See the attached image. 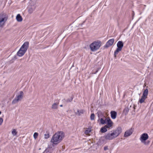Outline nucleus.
<instances>
[{
  "label": "nucleus",
  "instance_id": "1",
  "mask_svg": "<svg viewBox=\"0 0 153 153\" xmlns=\"http://www.w3.org/2000/svg\"><path fill=\"white\" fill-rule=\"evenodd\" d=\"M121 127H118L116 129L108 133L105 136L106 140H111L118 137L122 132Z\"/></svg>",
  "mask_w": 153,
  "mask_h": 153
},
{
  "label": "nucleus",
  "instance_id": "11",
  "mask_svg": "<svg viewBox=\"0 0 153 153\" xmlns=\"http://www.w3.org/2000/svg\"><path fill=\"white\" fill-rule=\"evenodd\" d=\"M114 41V39H109L106 42L105 45V46L106 48L112 46Z\"/></svg>",
  "mask_w": 153,
  "mask_h": 153
},
{
  "label": "nucleus",
  "instance_id": "25",
  "mask_svg": "<svg viewBox=\"0 0 153 153\" xmlns=\"http://www.w3.org/2000/svg\"><path fill=\"white\" fill-rule=\"evenodd\" d=\"M43 153H51L48 149H46Z\"/></svg>",
  "mask_w": 153,
  "mask_h": 153
},
{
  "label": "nucleus",
  "instance_id": "24",
  "mask_svg": "<svg viewBox=\"0 0 153 153\" xmlns=\"http://www.w3.org/2000/svg\"><path fill=\"white\" fill-rule=\"evenodd\" d=\"M28 8L29 9V10H30V9L33 10L35 9V7L33 5L32 6L29 5L28 6Z\"/></svg>",
  "mask_w": 153,
  "mask_h": 153
},
{
  "label": "nucleus",
  "instance_id": "5",
  "mask_svg": "<svg viewBox=\"0 0 153 153\" xmlns=\"http://www.w3.org/2000/svg\"><path fill=\"white\" fill-rule=\"evenodd\" d=\"M149 137L147 134L144 133L140 135L139 140L142 144L145 145H148L150 142V141L148 140Z\"/></svg>",
  "mask_w": 153,
  "mask_h": 153
},
{
  "label": "nucleus",
  "instance_id": "21",
  "mask_svg": "<svg viewBox=\"0 0 153 153\" xmlns=\"http://www.w3.org/2000/svg\"><path fill=\"white\" fill-rule=\"evenodd\" d=\"M39 135V134L37 132H35L34 133L33 136L35 140H36L37 139Z\"/></svg>",
  "mask_w": 153,
  "mask_h": 153
},
{
  "label": "nucleus",
  "instance_id": "26",
  "mask_svg": "<svg viewBox=\"0 0 153 153\" xmlns=\"http://www.w3.org/2000/svg\"><path fill=\"white\" fill-rule=\"evenodd\" d=\"M3 122V119L1 118L0 117V125H1Z\"/></svg>",
  "mask_w": 153,
  "mask_h": 153
},
{
  "label": "nucleus",
  "instance_id": "30",
  "mask_svg": "<svg viewBox=\"0 0 153 153\" xmlns=\"http://www.w3.org/2000/svg\"><path fill=\"white\" fill-rule=\"evenodd\" d=\"M1 114V112L0 111V115Z\"/></svg>",
  "mask_w": 153,
  "mask_h": 153
},
{
  "label": "nucleus",
  "instance_id": "10",
  "mask_svg": "<svg viewBox=\"0 0 153 153\" xmlns=\"http://www.w3.org/2000/svg\"><path fill=\"white\" fill-rule=\"evenodd\" d=\"M106 121L105 123L106 125L105 126L109 128L111 127L113 125V123L111 119L109 118H106Z\"/></svg>",
  "mask_w": 153,
  "mask_h": 153
},
{
  "label": "nucleus",
  "instance_id": "31",
  "mask_svg": "<svg viewBox=\"0 0 153 153\" xmlns=\"http://www.w3.org/2000/svg\"><path fill=\"white\" fill-rule=\"evenodd\" d=\"M1 149L0 148V152H1Z\"/></svg>",
  "mask_w": 153,
  "mask_h": 153
},
{
  "label": "nucleus",
  "instance_id": "20",
  "mask_svg": "<svg viewBox=\"0 0 153 153\" xmlns=\"http://www.w3.org/2000/svg\"><path fill=\"white\" fill-rule=\"evenodd\" d=\"M91 130L90 128L87 129L85 131V134L87 135H88L90 132L91 131Z\"/></svg>",
  "mask_w": 153,
  "mask_h": 153
},
{
  "label": "nucleus",
  "instance_id": "9",
  "mask_svg": "<svg viewBox=\"0 0 153 153\" xmlns=\"http://www.w3.org/2000/svg\"><path fill=\"white\" fill-rule=\"evenodd\" d=\"M148 93V90L147 88H146L143 91L142 96L139 100V102L140 103H142L145 102V100L147 98Z\"/></svg>",
  "mask_w": 153,
  "mask_h": 153
},
{
  "label": "nucleus",
  "instance_id": "12",
  "mask_svg": "<svg viewBox=\"0 0 153 153\" xmlns=\"http://www.w3.org/2000/svg\"><path fill=\"white\" fill-rule=\"evenodd\" d=\"M133 131V130L131 128L127 130L125 132L124 134V137H128L130 136L132 134Z\"/></svg>",
  "mask_w": 153,
  "mask_h": 153
},
{
  "label": "nucleus",
  "instance_id": "14",
  "mask_svg": "<svg viewBox=\"0 0 153 153\" xmlns=\"http://www.w3.org/2000/svg\"><path fill=\"white\" fill-rule=\"evenodd\" d=\"M85 111L82 109H77L76 111H75V114L77 115H79L82 114H83Z\"/></svg>",
  "mask_w": 153,
  "mask_h": 153
},
{
  "label": "nucleus",
  "instance_id": "17",
  "mask_svg": "<svg viewBox=\"0 0 153 153\" xmlns=\"http://www.w3.org/2000/svg\"><path fill=\"white\" fill-rule=\"evenodd\" d=\"M58 103H54L52 105V108L53 109H57L58 107Z\"/></svg>",
  "mask_w": 153,
  "mask_h": 153
},
{
  "label": "nucleus",
  "instance_id": "22",
  "mask_svg": "<svg viewBox=\"0 0 153 153\" xmlns=\"http://www.w3.org/2000/svg\"><path fill=\"white\" fill-rule=\"evenodd\" d=\"M50 137L49 133H48L47 134H45L44 135V138L45 139H47L49 138Z\"/></svg>",
  "mask_w": 153,
  "mask_h": 153
},
{
  "label": "nucleus",
  "instance_id": "29",
  "mask_svg": "<svg viewBox=\"0 0 153 153\" xmlns=\"http://www.w3.org/2000/svg\"><path fill=\"white\" fill-rule=\"evenodd\" d=\"M60 107H62V105H60Z\"/></svg>",
  "mask_w": 153,
  "mask_h": 153
},
{
  "label": "nucleus",
  "instance_id": "4",
  "mask_svg": "<svg viewBox=\"0 0 153 153\" xmlns=\"http://www.w3.org/2000/svg\"><path fill=\"white\" fill-rule=\"evenodd\" d=\"M102 45L101 42L99 40L93 42L90 45V48L92 51H95L98 50Z\"/></svg>",
  "mask_w": 153,
  "mask_h": 153
},
{
  "label": "nucleus",
  "instance_id": "19",
  "mask_svg": "<svg viewBox=\"0 0 153 153\" xmlns=\"http://www.w3.org/2000/svg\"><path fill=\"white\" fill-rule=\"evenodd\" d=\"M106 119L105 120H104L102 118L100 119V122L101 124H104L106 123Z\"/></svg>",
  "mask_w": 153,
  "mask_h": 153
},
{
  "label": "nucleus",
  "instance_id": "6",
  "mask_svg": "<svg viewBox=\"0 0 153 153\" xmlns=\"http://www.w3.org/2000/svg\"><path fill=\"white\" fill-rule=\"evenodd\" d=\"M8 19V15L6 13H2L0 14V27H2Z\"/></svg>",
  "mask_w": 153,
  "mask_h": 153
},
{
  "label": "nucleus",
  "instance_id": "7",
  "mask_svg": "<svg viewBox=\"0 0 153 153\" xmlns=\"http://www.w3.org/2000/svg\"><path fill=\"white\" fill-rule=\"evenodd\" d=\"M24 96V93L22 91H19L17 94L15 98L12 102V104H14L22 100Z\"/></svg>",
  "mask_w": 153,
  "mask_h": 153
},
{
  "label": "nucleus",
  "instance_id": "8",
  "mask_svg": "<svg viewBox=\"0 0 153 153\" xmlns=\"http://www.w3.org/2000/svg\"><path fill=\"white\" fill-rule=\"evenodd\" d=\"M123 43L121 41H119L117 44V48L114 52V55L115 57L118 53L121 51L123 47Z\"/></svg>",
  "mask_w": 153,
  "mask_h": 153
},
{
  "label": "nucleus",
  "instance_id": "27",
  "mask_svg": "<svg viewBox=\"0 0 153 153\" xmlns=\"http://www.w3.org/2000/svg\"><path fill=\"white\" fill-rule=\"evenodd\" d=\"M108 149V148L107 146H105L104 147V150H106Z\"/></svg>",
  "mask_w": 153,
  "mask_h": 153
},
{
  "label": "nucleus",
  "instance_id": "16",
  "mask_svg": "<svg viewBox=\"0 0 153 153\" xmlns=\"http://www.w3.org/2000/svg\"><path fill=\"white\" fill-rule=\"evenodd\" d=\"M109 128H108L106 126H104L102 127L100 129V131L102 133H104L106 132L107 131V129Z\"/></svg>",
  "mask_w": 153,
  "mask_h": 153
},
{
  "label": "nucleus",
  "instance_id": "13",
  "mask_svg": "<svg viewBox=\"0 0 153 153\" xmlns=\"http://www.w3.org/2000/svg\"><path fill=\"white\" fill-rule=\"evenodd\" d=\"M110 114L111 117L112 119H114L116 118L117 115L116 112L114 111H112L111 112Z\"/></svg>",
  "mask_w": 153,
  "mask_h": 153
},
{
  "label": "nucleus",
  "instance_id": "15",
  "mask_svg": "<svg viewBox=\"0 0 153 153\" xmlns=\"http://www.w3.org/2000/svg\"><path fill=\"white\" fill-rule=\"evenodd\" d=\"M16 19L17 21L19 22H22L23 20L20 14H18L17 15L16 17Z\"/></svg>",
  "mask_w": 153,
  "mask_h": 153
},
{
  "label": "nucleus",
  "instance_id": "18",
  "mask_svg": "<svg viewBox=\"0 0 153 153\" xmlns=\"http://www.w3.org/2000/svg\"><path fill=\"white\" fill-rule=\"evenodd\" d=\"M18 132L15 129H13L12 130L11 133L12 135L14 136H16Z\"/></svg>",
  "mask_w": 153,
  "mask_h": 153
},
{
  "label": "nucleus",
  "instance_id": "28",
  "mask_svg": "<svg viewBox=\"0 0 153 153\" xmlns=\"http://www.w3.org/2000/svg\"><path fill=\"white\" fill-rule=\"evenodd\" d=\"M98 71V70H97L96 71V72L95 73H94L95 74L96 73H97Z\"/></svg>",
  "mask_w": 153,
  "mask_h": 153
},
{
  "label": "nucleus",
  "instance_id": "23",
  "mask_svg": "<svg viewBox=\"0 0 153 153\" xmlns=\"http://www.w3.org/2000/svg\"><path fill=\"white\" fill-rule=\"evenodd\" d=\"M95 115L94 114H92L91 115L90 118L91 120H93L94 119Z\"/></svg>",
  "mask_w": 153,
  "mask_h": 153
},
{
  "label": "nucleus",
  "instance_id": "3",
  "mask_svg": "<svg viewBox=\"0 0 153 153\" xmlns=\"http://www.w3.org/2000/svg\"><path fill=\"white\" fill-rule=\"evenodd\" d=\"M28 47L29 42H25L17 52V55L19 57L23 56L27 51Z\"/></svg>",
  "mask_w": 153,
  "mask_h": 153
},
{
  "label": "nucleus",
  "instance_id": "2",
  "mask_svg": "<svg viewBox=\"0 0 153 153\" xmlns=\"http://www.w3.org/2000/svg\"><path fill=\"white\" fill-rule=\"evenodd\" d=\"M64 137V134L61 131L55 133L52 137L51 142L53 144L57 145L60 143Z\"/></svg>",
  "mask_w": 153,
  "mask_h": 153
}]
</instances>
